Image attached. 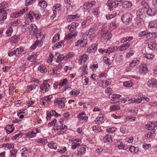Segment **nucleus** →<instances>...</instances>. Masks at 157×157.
<instances>
[{
  "label": "nucleus",
  "mask_w": 157,
  "mask_h": 157,
  "mask_svg": "<svg viewBox=\"0 0 157 157\" xmlns=\"http://www.w3.org/2000/svg\"><path fill=\"white\" fill-rule=\"evenodd\" d=\"M131 15L129 13H125L121 17V20L125 24H127L132 20L130 17Z\"/></svg>",
  "instance_id": "obj_5"
},
{
  "label": "nucleus",
  "mask_w": 157,
  "mask_h": 157,
  "mask_svg": "<svg viewBox=\"0 0 157 157\" xmlns=\"http://www.w3.org/2000/svg\"><path fill=\"white\" fill-rule=\"evenodd\" d=\"M87 43L86 40L84 39L83 38H82L78 41L76 45L77 46L84 47L86 45Z\"/></svg>",
  "instance_id": "obj_9"
},
{
  "label": "nucleus",
  "mask_w": 157,
  "mask_h": 157,
  "mask_svg": "<svg viewBox=\"0 0 157 157\" xmlns=\"http://www.w3.org/2000/svg\"><path fill=\"white\" fill-rule=\"evenodd\" d=\"M148 32L146 30L140 32L138 34L139 37H142L146 36V35L147 34Z\"/></svg>",
  "instance_id": "obj_52"
},
{
  "label": "nucleus",
  "mask_w": 157,
  "mask_h": 157,
  "mask_svg": "<svg viewBox=\"0 0 157 157\" xmlns=\"http://www.w3.org/2000/svg\"><path fill=\"white\" fill-rule=\"evenodd\" d=\"M39 5L41 7L45 9L47 7L48 4L45 0H38Z\"/></svg>",
  "instance_id": "obj_23"
},
{
  "label": "nucleus",
  "mask_w": 157,
  "mask_h": 157,
  "mask_svg": "<svg viewBox=\"0 0 157 157\" xmlns=\"http://www.w3.org/2000/svg\"><path fill=\"white\" fill-rule=\"evenodd\" d=\"M13 32V29L11 27H9V29L6 31V34L7 36H9L11 35V34Z\"/></svg>",
  "instance_id": "obj_57"
},
{
  "label": "nucleus",
  "mask_w": 157,
  "mask_h": 157,
  "mask_svg": "<svg viewBox=\"0 0 157 157\" xmlns=\"http://www.w3.org/2000/svg\"><path fill=\"white\" fill-rule=\"evenodd\" d=\"M123 58V55H120L117 56L116 57V59L117 61L119 62V63H120L122 61Z\"/></svg>",
  "instance_id": "obj_59"
},
{
  "label": "nucleus",
  "mask_w": 157,
  "mask_h": 157,
  "mask_svg": "<svg viewBox=\"0 0 157 157\" xmlns=\"http://www.w3.org/2000/svg\"><path fill=\"white\" fill-rule=\"evenodd\" d=\"M50 88V85L46 82L45 81H44L43 83L40 86V89L41 92L43 93L49 91Z\"/></svg>",
  "instance_id": "obj_4"
},
{
  "label": "nucleus",
  "mask_w": 157,
  "mask_h": 157,
  "mask_svg": "<svg viewBox=\"0 0 157 157\" xmlns=\"http://www.w3.org/2000/svg\"><path fill=\"white\" fill-rule=\"evenodd\" d=\"M91 18L90 17H88L87 18L86 20H85L84 21H83L82 23V26L83 28H85L86 26H87V25H86L87 23V22L89 20H91Z\"/></svg>",
  "instance_id": "obj_45"
},
{
  "label": "nucleus",
  "mask_w": 157,
  "mask_h": 157,
  "mask_svg": "<svg viewBox=\"0 0 157 157\" xmlns=\"http://www.w3.org/2000/svg\"><path fill=\"white\" fill-rule=\"evenodd\" d=\"M103 59L104 62L108 65H110L111 64V63L109 62L110 60L109 58L105 57L103 58Z\"/></svg>",
  "instance_id": "obj_55"
},
{
  "label": "nucleus",
  "mask_w": 157,
  "mask_h": 157,
  "mask_svg": "<svg viewBox=\"0 0 157 157\" xmlns=\"http://www.w3.org/2000/svg\"><path fill=\"white\" fill-rule=\"evenodd\" d=\"M112 0H109L107 2V5L109 7V9L110 10H113L114 5Z\"/></svg>",
  "instance_id": "obj_27"
},
{
  "label": "nucleus",
  "mask_w": 157,
  "mask_h": 157,
  "mask_svg": "<svg viewBox=\"0 0 157 157\" xmlns=\"http://www.w3.org/2000/svg\"><path fill=\"white\" fill-rule=\"evenodd\" d=\"M77 32H71L67 34L65 37L64 40H68L72 38L73 37L76 36L77 35Z\"/></svg>",
  "instance_id": "obj_15"
},
{
  "label": "nucleus",
  "mask_w": 157,
  "mask_h": 157,
  "mask_svg": "<svg viewBox=\"0 0 157 157\" xmlns=\"http://www.w3.org/2000/svg\"><path fill=\"white\" fill-rule=\"evenodd\" d=\"M139 62V60L136 59L132 60L129 64V66L131 67H133L136 65L138 64Z\"/></svg>",
  "instance_id": "obj_35"
},
{
  "label": "nucleus",
  "mask_w": 157,
  "mask_h": 157,
  "mask_svg": "<svg viewBox=\"0 0 157 157\" xmlns=\"http://www.w3.org/2000/svg\"><path fill=\"white\" fill-rule=\"evenodd\" d=\"M6 132L8 134H10L14 130V128H12V126L10 125H8L6 127Z\"/></svg>",
  "instance_id": "obj_36"
},
{
  "label": "nucleus",
  "mask_w": 157,
  "mask_h": 157,
  "mask_svg": "<svg viewBox=\"0 0 157 157\" xmlns=\"http://www.w3.org/2000/svg\"><path fill=\"white\" fill-rule=\"evenodd\" d=\"M78 118H79V120L81 121H82L83 120H87L88 117L87 116H81V115H78L77 116Z\"/></svg>",
  "instance_id": "obj_60"
},
{
  "label": "nucleus",
  "mask_w": 157,
  "mask_h": 157,
  "mask_svg": "<svg viewBox=\"0 0 157 157\" xmlns=\"http://www.w3.org/2000/svg\"><path fill=\"white\" fill-rule=\"evenodd\" d=\"M36 133L34 131H30L26 133V136L30 138H33L36 136Z\"/></svg>",
  "instance_id": "obj_37"
},
{
  "label": "nucleus",
  "mask_w": 157,
  "mask_h": 157,
  "mask_svg": "<svg viewBox=\"0 0 157 157\" xmlns=\"http://www.w3.org/2000/svg\"><path fill=\"white\" fill-rule=\"evenodd\" d=\"M134 53V51L133 50H131L129 51L126 55V57L127 58H129L132 56Z\"/></svg>",
  "instance_id": "obj_61"
},
{
  "label": "nucleus",
  "mask_w": 157,
  "mask_h": 157,
  "mask_svg": "<svg viewBox=\"0 0 157 157\" xmlns=\"http://www.w3.org/2000/svg\"><path fill=\"white\" fill-rule=\"evenodd\" d=\"M148 47L152 50L157 49V44L154 42H151L148 44Z\"/></svg>",
  "instance_id": "obj_24"
},
{
  "label": "nucleus",
  "mask_w": 157,
  "mask_h": 157,
  "mask_svg": "<svg viewBox=\"0 0 157 157\" xmlns=\"http://www.w3.org/2000/svg\"><path fill=\"white\" fill-rule=\"evenodd\" d=\"M64 42L63 40L61 41L60 42L56 43L55 45V46L57 48H59L61 47V46L64 44Z\"/></svg>",
  "instance_id": "obj_51"
},
{
  "label": "nucleus",
  "mask_w": 157,
  "mask_h": 157,
  "mask_svg": "<svg viewBox=\"0 0 157 157\" xmlns=\"http://www.w3.org/2000/svg\"><path fill=\"white\" fill-rule=\"evenodd\" d=\"M157 126V122H150L149 124L145 125V128L149 130H151L152 132H155V128Z\"/></svg>",
  "instance_id": "obj_3"
},
{
  "label": "nucleus",
  "mask_w": 157,
  "mask_h": 157,
  "mask_svg": "<svg viewBox=\"0 0 157 157\" xmlns=\"http://www.w3.org/2000/svg\"><path fill=\"white\" fill-rule=\"evenodd\" d=\"M97 49V47L95 44H93L87 49V52L88 53H93Z\"/></svg>",
  "instance_id": "obj_19"
},
{
  "label": "nucleus",
  "mask_w": 157,
  "mask_h": 157,
  "mask_svg": "<svg viewBox=\"0 0 157 157\" xmlns=\"http://www.w3.org/2000/svg\"><path fill=\"white\" fill-rule=\"evenodd\" d=\"M129 150L132 153H136V149L134 146H131L129 147Z\"/></svg>",
  "instance_id": "obj_62"
},
{
  "label": "nucleus",
  "mask_w": 157,
  "mask_h": 157,
  "mask_svg": "<svg viewBox=\"0 0 157 157\" xmlns=\"http://www.w3.org/2000/svg\"><path fill=\"white\" fill-rule=\"evenodd\" d=\"M104 115L101 114L98 115L95 119V121L97 124H99L103 122Z\"/></svg>",
  "instance_id": "obj_18"
},
{
  "label": "nucleus",
  "mask_w": 157,
  "mask_h": 157,
  "mask_svg": "<svg viewBox=\"0 0 157 157\" xmlns=\"http://www.w3.org/2000/svg\"><path fill=\"white\" fill-rule=\"evenodd\" d=\"M20 39V38L16 36H14L11 38V40L13 43H16Z\"/></svg>",
  "instance_id": "obj_50"
},
{
  "label": "nucleus",
  "mask_w": 157,
  "mask_h": 157,
  "mask_svg": "<svg viewBox=\"0 0 157 157\" xmlns=\"http://www.w3.org/2000/svg\"><path fill=\"white\" fill-rule=\"evenodd\" d=\"M117 145L118 148L120 150H126L128 148L124 144H123L121 140H120L117 142Z\"/></svg>",
  "instance_id": "obj_14"
},
{
  "label": "nucleus",
  "mask_w": 157,
  "mask_h": 157,
  "mask_svg": "<svg viewBox=\"0 0 157 157\" xmlns=\"http://www.w3.org/2000/svg\"><path fill=\"white\" fill-rule=\"evenodd\" d=\"M155 132H149L146 134L145 136V138L146 139H149L150 138H151L155 136Z\"/></svg>",
  "instance_id": "obj_28"
},
{
  "label": "nucleus",
  "mask_w": 157,
  "mask_h": 157,
  "mask_svg": "<svg viewBox=\"0 0 157 157\" xmlns=\"http://www.w3.org/2000/svg\"><path fill=\"white\" fill-rule=\"evenodd\" d=\"M65 57H66V56H64L63 55L59 54L56 60V62L57 63L61 62L65 58Z\"/></svg>",
  "instance_id": "obj_38"
},
{
  "label": "nucleus",
  "mask_w": 157,
  "mask_h": 157,
  "mask_svg": "<svg viewBox=\"0 0 157 157\" xmlns=\"http://www.w3.org/2000/svg\"><path fill=\"white\" fill-rule=\"evenodd\" d=\"M130 43H127L119 46L118 48L120 51H123L124 50H126L128 48L130 47Z\"/></svg>",
  "instance_id": "obj_21"
},
{
  "label": "nucleus",
  "mask_w": 157,
  "mask_h": 157,
  "mask_svg": "<svg viewBox=\"0 0 157 157\" xmlns=\"http://www.w3.org/2000/svg\"><path fill=\"white\" fill-rule=\"evenodd\" d=\"M37 55L36 54H34L30 56H28L27 59L30 62H34L36 59Z\"/></svg>",
  "instance_id": "obj_31"
},
{
  "label": "nucleus",
  "mask_w": 157,
  "mask_h": 157,
  "mask_svg": "<svg viewBox=\"0 0 157 157\" xmlns=\"http://www.w3.org/2000/svg\"><path fill=\"white\" fill-rule=\"evenodd\" d=\"M96 2L94 1H92L90 2H88L85 3L83 6V8L85 9H88L90 8L96 4Z\"/></svg>",
  "instance_id": "obj_13"
},
{
  "label": "nucleus",
  "mask_w": 157,
  "mask_h": 157,
  "mask_svg": "<svg viewBox=\"0 0 157 157\" xmlns=\"http://www.w3.org/2000/svg\"><path fill=\"white\" fill-rule=\"evenodd\" d=\"M38 69L41 73H44L47 71L46 68L43 65H40L38 67Z\"/></svg>",
  "instance_id": "obj_40"
},
{
  "label": "nucleus",
  "mask_w": 157,
  "mask_h": 157,
  "mask_svg": "<svg viewBox=\"0 0 157 157\" xmlns=\"http://www.w3.org/2000/svg\"><path fill=\"white\" fill-rule=\"evenodd\" d=\"M146 11L147 14L149 16H152L155 15L156 13V11L155 9H151V8H146Z\"/></svg>",
  "instance_id": "obj_17"
},
{
  "label": "nucleus",
  "mask_w": 157,
  "mask_h": 157,
  "mask_svg": "<svg viewBox=\"0 0 157 157\" xmlns=\"http://www.w3.org/2000/svg\"><path fill=\"white\" fill-rule=\"evenodd\" d=\"M103 140L104 143H107L108 142L110 143L112 142V138L111 135L109 134H108L106 135L103 139Z\"/></svg>",
  "instance_id": "obj_25"
},
{
  "label": "nucleus",
  "mask_w": 157,
  "mask_h": 157,
  "mask_svg": "<svg viewBox=\"0 0 157 157\" xmlns=\"http://www.w3.org/2000/svg\"><path fill=\"white\" fill-rule=\"evenodd\" d=\"M100 33L101 34L102 40L105 41H107L111 37V35L104 28H103L101 30Z\"/></svg>",
  "instance_id": "obj_2"
},
{
  "label": "nucleus",
  "mask_w": 157,
  "mask_h": 157,
  "mask_svg": "<svg viewBox=\"0 0 157 157\" xmlns=\"http://www.w3.org/2000/svg\"><path fill=\"white\" fill-rule=\"evenodd\" d=\"M157 26L155 22L154 21H151L150 22L149 25V27L151 28H156Z\"/></svg>",
  "instance_id": "obj_54"
},
{
  "label": "nucleus",
  "mask_w": 157,
  "mask_h": 157,
  "mask_svg": "<svg viewBox=\"0 0 157 157\" xmlns=\"http://www.w3.org/2000/svg\"><path fill=\"white\" fill-rule=\"evenodd\" d=\"M67 79H64L61 81L58 85L60 86H63L66 85L67 83Z\"/></svg>",
  "instance_id": "obj_48"
},
{
  "label": "nucleus",
  "mask_w": 157,
  "mask_h": 157,
  "mask_svg": "<svg viewBox=\"0 0 157 157\" xmlns=\"http://www.w3.org/2000/svg\"><path fill=\"white\" fill-rule=\"evenodd\" d=\"M142 101L141 99L140 98H131L130 99V101L129 102L130 103H139L141 102Z\"/></svg>",
  "instance_id": "obj_32"
},
{
  "label": "nucleus",
  "mask_w": 157,
  "mask_h": 157,
  "mask_svg": "<svg viewBox=\"0 0 157 157\" xmlns=\"http://www.w3.org/2000/svg\"><path fill=\"white\" fill-rule=\"evenodd\" d=\"M121 96V95L116 94L110 95L109 97L112 98L110 101L111 103L112 104L115 102H119V98Z\"/></svg>",
  "instance_id": "obj_6"
},
{
  "label": "nucleus",
  "mask_w": 157,
  "mask_h": 157,
  "mask_svg": "<svg viewBox=\"0 0 157 157\" xmlns=\"http://www.w3.org/2000/svg\"><path fill=\"white\" fill-rule=\"evenodd\" d=\"M93 129L94 131L95 132H100V131L99 130L100 129L99 126L96 125L94 126L93 127Z\"/></svg>",
  "instance_id": "obj_63"
},
{
  "label": "nucleus",
  "mask_w": 157,
  "mask_h": 157,
  "mask_svg": "<svg viewBox=\"0 0 157 157\" xmlns=\"http://www.w3.org/2000/svg\"><path fill=\"white\" fill-rule=\"evenodd\" d=\"M89 57L87 55H81L79 57V62L80 64L82 63H84L89 59Z\"/></svg>",
  "instance_id": "obj_16"
},
{
  "label": "nucleus",
  "mask_w": 157,
  "mask_h": 157,
  "mask_svg": "<svg viewBox=\"0 0 157 157\" xmlns=\"http://www.w3.org/2000/svg\"><path fill=\"white\" fill-rule=\"evenodd\" d=\"M48 147L51 149L56 150L57 149L56 144L52 142L50 143H48Z\"/></svg>",
  "instance_id": "obj_34"
},
{
  "label": "nucleus",
  "mask_w": 157,
  "mask_h": 157,
  "mask_svg": "<svg viewBox=\"0 0 157 157\" xmlns=\"http://www.w3.org/2000/svg\"><path fill=\"white\" fill-rule=\"evenodd\" d=\"M73 142L72 143L71 148L72 150H75L76 148H78L80 146V144L79 143H78L77 142L73 141Z\"/></svg>",
  "instance_id": "obj_33"
},
{
  "label": "nucleus",
  "mask_w": 157,
  "mask_h": 157,
  "mask_svg": "<svg viewBox=\"0 0 157 157\" xmlns=\"http://www.w3.org/2000/svg\"><path fill=\"white\" fill-rule=\"evenodd\" d=\"M78 25V23L73 22L68 25V28L70 32H76L75 29Z\"/></svg>",
  "instance_id": "obj_10"
},
{
  "label": "nucleus",
  "mask_w": 157,
  "mask_h": 157,
  "mask_svg": "<svg viewBox=\"0 0 157 157\" xmlns=\"http://www.w3.org/2000/svg\"><path fill=\"white\" fill-rule=\"evenodd\" d=\"M132 84V83L130 81L125 82L123 83V85L127 87H131Z\"/></svg>",
  "instance_id": "obj_53"
},
{
  "label": "nucleus",
  "mask_w": 157,
  "mask_h": 157,
  "mask_svg": "<svg viewBox=\"0 0 157 157\" xmlns=\"http://www.w3.org/2000/svg\"><path fill=\"white\" fill-rule=\"evenodd\" d=\"M33 16H34V12H30L26 15V17L29 19L31 22H32L33 21Z\"/></svg>",
  "instance_id": "obj_39"
},
{
  "label": "nucleus",
  "mask_w": 157,
  "mask_h": 157,
  "mask_svg": "<svg viewBox=\"0 0 157 157\" xmlns=\"http://www.w3.org/2000/svg\"><path fill=\"white\" fill-rule=\"evenodd\" d=\"M23 50L24 49L22 47H20L19 48H17L16 50H14L16 55L17 56L20 54L23 51Z\"/></svg>",
  "instance_id": "obj_42"
},
{
  "label": "nucleus",
  "mask_w": 157,
  "mask_h": 157,
  "mask_svg": "<svg viewBox=\"0 0 157 157\" xmlns=\"http://www.w3.org/2000/svg\"><path fill=\"white\" fill-rule=\"evenodd\" d=\"M145 57L148 59H152L154 58V56L153 55L148 54H146Z\"/></svg>",
  "instance_id": "obj_58"
},
{
  "label": "nucleus",
  "mask_w": 157,
  "mask_h": 157,
  "mask_svg": "<svg viewBox=\"0 0 157 157\" xmlns=\"http://www.w3.org/2000/svg\"><path fill=\"white\" fill-rule=\"evenodd\" d=\"M111 80L110 79H107L106 81H101V86L103 88H105L107 86L110 85L111 84Z\"/></svg>",
  "instance_id": "obj_22"
},
{
  "label": "nucleus",
  "mask_w": 157,
  "mask_h": 157,
  "mask_svg": "<svg viewBox=\"0 0 157 157\" xmlns=\"http://www.w3.org/2000/svg\"><path fill=\"white\" fill-rule=\"evenodd\" d=\"M117 49V47H114L111 46L109 47L107 49V53L110 54L113 52H115V51Z\"/></svg>",
  "instance_id": "obj_30"
},
{
  "label": "nucleus",
  "mask_w": 157,
  "mask_h": 157,
  "mask_svg": "<svg viewBox=\"0 0 157 157\" xmlns=\"http://www.w3.org/2000/svg\"><path fill=\"white\" fill-rule=\"evenodd\" d=\"M21 152V156L22 157H27L29 151L26 147L20 150Z\"/></svg>",
  "instance_id": "obj_26"
},
{
  "label": "nucleus",
  "mask_w": 157,
  "mask_h": 157,
  "mask_svg": "<svg viewBox=\"0 0 157 157\" xmlns=\"http://www.w3.org/2000/svg\"><path fill=\"white\" fill-rule=\"evenodd\" d=\"M28 30L27 31L31 32L33 33H37V29L36 25L33 24H31L30 25L28 26Z\"/></svg>",
  "instance_id": "obj_11"
},
{
  "label": "nucleus",
  "mask_w": 157,
  "mask_h": 157,
  "mask_svg": "<svg viewBox=\"0 0 157 157\" xmlns=\"http://www.w3.org/2000/svg\"><path fill=\"white\" fill-rule=\"evenodd\" d=\"M30 79L32 81L34 82L35 83H36V84L34 83V85L36 86H37L40 83L39 80L37 79L33 78H30Z\"/></svg>",
  "instance_id": "obj_47"
},
{
  "label": "nucleus",
  "mask_w": 157,
  "mask_h": 157,
  "mask_svg": "<svg viewBox=\"0 0 157 157\" xmlns=\"http://www.w3.org/2000/svg\"><path fill=\"white\" fill-rule=\"evenodd\" d=\"M86 151L85 145L80 146L77 149V155L79 156H81L85 153Z\"/></svg>",
  "instance_id": "obj_12"
},
{
  "label": "nucleus",
  "mask_w": 157,
  "mask_h": 157,
  "mask_svg": "<svg viewBox=\"0 0 157 157\" xmlns=\"http://www.w3.org/2000/svg\"><path fill=\"white\" fill-rule=\"evenodd\" d=\"M26 68V65L25 63H21L20 66V70L21 71H24Z\"/></svg>",
  "instance_id": "obj_64"
},
{
  "label": "nucleus",
  "mask_w": 157,
  "mask_h": 157,
  "mask_svg": "<svg viewBox=\"0 0 157 157\" xmlns=\"http://www.w3.org/2000/svg\"><path fill=\"white\" fill-rule=\"evenodd\" d=\"M120 109V106L118 105H111L110 107V110L111 111L117 110Z\"/></svg>",
  "instance_id": "obj_44"
},
{
  "label": "nucleus",
  "mask_w": 157,
  "mask_h": 157,
  "mask_svg": "<svg viewBox=\"0 0 157 157\" xmlns=\"http://www.w3.org/2000/svg\"><path fill=\"white\" fill-rule=\"evenodd\" d=\"M64 98L55 99L54 101V103L56 105H58L59 107L63 108L64 107Z\"/></svg>",
  "instance_id": "obj_8"
},
{
  "label": "nucleus",
  "mask_w": 157,
  "mask_h": 157,
  "mask_svg": "<svg viewBox=\"0 0 157 157\" xmlns=\"http://www.w3.org/2000/svg\"><path fill=\"white\" fill-rule=\"evenodd\" d=\"M118 25V24L116 23L115 21H113L110 23L109 28L113 29L117 27Z\"/></svg>",
  "instance_id": "obj_43"
},
{
  "label": "nucleus",
  "mask_w": 157,
  "mask_h": 157,
  "mask_svg": "<svg viewBox=\"0 0 157 157\" xmlns=\"http://www.w3.org/2000/svg\"><path fill=\"white\" fill-rule=\"evenodd\" d=\"M52 9L53 10V14L52 15V17H53V18H54V17L56 16L57 13L59 12L60 9L55 8V7H53Z\"/></svg>",
  "instance_id": "obj_41"
},
{
  "label": "nucleus",
  "mask_w": 157,
  "mask_h": 157,
  "mask_svg": "<svg viewBox=\"0 0 157 157\" xmlns=\"http://www.w3.org/2000/svg\"><path fill=\"white\" fill-rule=\"evenodd\" d=\"M96 28L95 27L90 28L86 32V34L87 35H91L94 34L95 32L96 31Z\"/></svg>",
  "instance_id": "obj_29"
},
{
  "label": "nucleus",
  "mask_w": 157,
  "mask_h": 157,
  "mask_svg": "<svg viewBox=\"0 0 157 157\" xmlns=\"http://www.w3.org/2000/svg\"><path fill=\"white\" fill-rule=\"evenodd\" d=\"M8 7V4L6 2L0 4V23H2L6 18L7 13L5 9Z\"/></svg>",
  "instance_id": "obj_1"
},
{
  "label": "nucleus",
  "mask_w": 157,
  "mask_h": 157,
  "mask_svg": "<svg viewBox=\"0 0 157 157\" xmlns=\"http://www.w3.org/2000/svg\"><path fill=\"white\" fill-rule=\"evenodd\" d=\"M122 6L125 9L128 8L132 6V4L131 2L126 1L122 3Z\"/></svg>",
  "instance_id": "obj_20"
},
{
  "label": "nucleus",
  "mask_w": 157,
  "mask_h": 157,
  "mask_svg": "<svg viewBox=\"0 0 157 157\" xmlns=\"http://www.w3.org/2000/svg\"><path fill=\"white\" fill-rule=\"evenodd\" d=\"M35 1V0H25V5L26 6H28L31 5Z\"/></svg>",
  "instance_id": "obj_56"
},
{
  "label": "nucleus",
  "mask_w": 157,
  "mask_h": 157,
  "mask_svg": "<svg viewBox=\"0 0 157 157\" xmlns=\"http://www.w3.org/2000/svg\"><path fill=\"white\" fill-rule=\"evenodd\" d=\"M79 16L78 14H76L75 15H70L68 16V21H71V19H74L75 18H78Z\"/></svg>",
  "instance_id": "obj_46"
},
{
  "label": "nucleus",
  "mask_w": 157,
  "mask_h": 157,
  "mask_svg": "<svg viewBox=\"0 0 157 157\" xmlns=\"http://www.w3.org/2000/svg\"><path fill=\"white\" fill-rule=\"evenodd\" d=\"M59 34L56 33L55 35L54 36L53 38L52 43H55L56 42V41L57 40H59Z\"/></svg>",
  "instance_id": "obj_49"
},
{
  "label": "nucleus",
  "mask_w": 157,
  "mask_h": 157,
  "mask_svg": "<svg viewBox=\"0 0 157 157\" xmlns=\"http://www.w3.org/2000/svg\"><path fill=\"white\" fill-rule=\"evenodd\" d=\"M147 85L151 88H156L157 86V81L155 79L152 78L148 80Z\"/></svg>",
  "instance_id": "obj_7"
}]
</instances>
